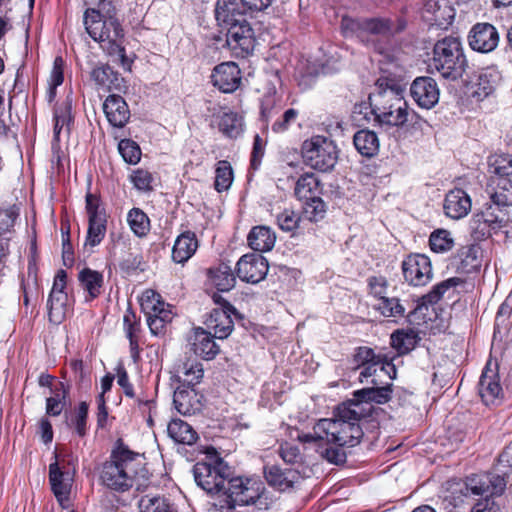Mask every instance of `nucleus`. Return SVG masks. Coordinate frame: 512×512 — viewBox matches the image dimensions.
Wrapping results in <instances>:
<instances>
[{"label":"nucleus","instance_id":"nucleus-14","mask_svg":"<svg viewBox=\"0 0 512 512\" xmlns=\"http://www.w3.org/2000/svg\"><path fill=\"white\" fill-rule=\"evenodd\" d=\"M256 44L254 30L246 21L227 29L226 46L236 58H245L252 54Z\"/></svg>","mask_w":512,"mask_h":512},{"label":"nucleus","instance_id":"nucleus-9","mask_svg":"<svg viewBox=\"0 0 512 512\" xmlns=\"http://www.w3.org/2000/svg\"><path fill=\"white\" fill-rule=\"evenodd\" d=\"M301 152L304 163L320 172L332 171L339 157V150L335 142L321 135H315L305 140Z\"/></svg>","mask_w":512,"mask_h":512},{"label":"nucleus","instance_id":"nucleus-32","mask_svg":"<svg viewBox=\"0 0 512 512\" xmlns=\"http://www.w3.org/2000/svg\"><path fill=\"white\" fill-rule=\"evenodd\" d=\"M500 80L501 74L496 68H483L477 76L473 95L479 100H483L494 92Z\"/></svg>","mask_w":512,"mask_h":512},{"label":"nucleus","instance_id":"nucleus-3","mask_svg":"<svg viewBox=\"0 0 512 512\" xmlns=\"http://www.w3.org/2000/svg\"><path fill=\"white\" fill-rule=\"evenodd\" d=\"M144 457L129 448L118 438L100 469L99 480L107 489L115 492L129 491L138 477H145Z\"/></svg>","mask_w":512,"mask_h":512},{"label":"nucleus","instance_id":"nucleus-18","mask_svg":"<svg viewBox=\"0 0 512 512\" xmlns=\"http://www.w3.org/2000/svg\"><path fill=\"white\" fill-rule=\"evenodd\" d=\"M214 12L218 25L226 30L248 21L247 9L241 1L217 0Z\"/></svg>","mask_w":512,"mask_h":512},{"label":"nucleus","instance_id":"nucleus-12","mask_svg":"<svg viewBox=\"0 0 512 512\" xmlns=\"http://www.w3.org/2000/svg\"><path fill=\"white\" fill-rule=\"evenodd\" d=\"M472 223L475 233L485 238L505 228L509 223V217L503 207L491 200L481 212L473 216Z\"/></svg>","mask_w":512,"mask_h":512},{"label":"nucleus","instance_id":"nucleus-29","mask_svg":"<svg viewBox=\"0 0 512 512\" xmlns=\"http://www.w3.org/2000/svg\"><path fill=\"white\" fill-rule=\"evenodd\" d=\"M214 334L198 327L191 337V345L194 353L205 360H211L219 353L220 348L214 341Z\"/></svg>","mask_w":512,"mask_h":512},{"label":"nucleus","instance_id":"nucleus-8","mask_svg":"<svg viewBox=\"0 0 512 512\" xmlns=\"http://www.w3.org/2000/svg\"><path fill=\"white\" fill-rule=\"evenodd\" d=\"M506 474V472H503V475L492 472L474 474L467 477L459 488V492L465 497H486L484 502H479L473 507V512H499V507L488 497L502 495L507 485Z\"/></svg>","mask_w":512,"mask_h":512},{"label":"nucleus","instance_id":"nucleus-45","mask_svg":"<svg viewBox=\"0 0 512 512\" xmlns=\"http://www.w3.org/2000/svg\"><path fill=\"white\" fill-rule=\"evenodd\" d=\"M71 102L65 101L58 104L54 108V138L59 140L60 134L63 129L66 130L67 134L70 132V125L73 123L71 115Z\"/></svg>","mask_w":512,"mask_h":512},{"label":"nucleus","instance_id":"nucleus-63","mask_svg":"<svg viewBox=\"0 0 512 512\" xmlns=\"http://www.w3.org/2000/svg\"><path fill=\"white\" fill-rule=\"evenodd\" d=\"M87 417L88 404L86 402H81L78 406L74 421L75 430L80 437H83L86 434Z\"/></svg>","mask_w":512,"mask_h":512},{"label":"nucleus","instance_id":"nucleus-54","mask_svg":"<svg viewBox=\"0 0 512 512\" xmlns=\"http://www.w3.org/2000/svg\"><path fill=\"white\" fill-rule=\"evenodd\" d=\"M490 172L502 178L512 175V155H494L489 160Z\"/></svg>","mask_w":512,"mask_h":512},{"label":"nucleus","instance_id":"nucleus-5","mask_svg":"<svg viewBox=\"0 0 512 512\" xmlns=\"http://www.w3.org/2000/svg\"><path fill=\"white\" fill-rule=\"evenodd\" d=\"M407 22L401 17L352 18L345 16L341 20V30L345 37H357L366 45H372L376 51L383 53V47L377 44L373 36L390 39L406 29Z\"/></svg>","mask_w":512,"mask_h":512},{"label":"nucleus","instance_id":"nucleus-2","mask_svg":"<svg viewBox=\"0 0 512 512\" xmlns=\"http://www.w3.org/2000/svg\"><path fill=\"white\" fill-rule=\"evenodd\" d=\"M86 32L109 55L116 56L124 68H130L131 61L124 47V30L115 17L111 1L102 0L98 8H88L83 15Z\"/></svg>","mask_w":512,"mask_h":512},{"label":"nucleus","instance_id":"nucleus-53","mask_svg":"<svg viewBox=\"0 0 512 512\" xmlns=\"http://www.w3.org/2000/svg\"><path fill=\"white\" fill-rule=\"evenodd\" d=\"M376 309L385 317H402L405 313L404 306L396 297L381 296Z\"/></svg>","mask_w":512,"mask_h":512},{"label":"nucleus","instance_id":"nucleus-41","mask_svg":"<svg viewBox=\"0 0 512 512\" xmlns=\"http://www.w3.org/2000/svg\"><path fill=\"white\" fill-rule=\"evenodd\" d=\"M207 275L211 284L220 292L229 291L235 286L236 280L232 269L225 263L208 269Z\"/></svg>","mask_w":512,"mask_h":512},{"label":"nucleus","instance_id":"nucleus-38","mask_svg":"<svg viewBox=\"0 0 512 512\" xmlns=\"http://www.w3.org/2000/svg\"><path fill=\"white\" fill-rule=\"evenodd\" d=\"M276 236L267 226H255L248 234V245L254 251H270L275 244Z\"/></svg>","mask_w":512,"mask_h":512},{"label":"nucleus","instance_id":"nucleus-10","mask_svg":"<svg viewBox=\"0 0 512 512\" xmlns=\"http://www.w3.org/2000/svg\"><path fill=\"white\" fill-rule=\"evenodd\" d=\"M193 475L197 485L208 494L224 496L231 471L228 464L215 454L211 462H197L193 466Z\"/></svg>","mask_w":512,"mask_h":512},{"label":"nucleus","instance_id":"nucleus-22","mask_svg":"<svg viewBox=\"0 0 512 512\" xmlns=\"http://www.w3.org/2000/svg\"><path fill=\"white\" fill-rule=\"evenodd\" d=\"M211 79L220 91L232 93L241 83V71L236 63L224 62L213 69Z\"/></svg>","mask_w":512,"mask_h":512},{"label":"nucleus","instance_id":"nucleus-16","mask_svg":"<svg viewBox=\"0 0 512 512\" xmlns=\"http://www.w3.org/2000/svg\"><path fill=\"white\" fill-rule=\"evenodd\" d=\"M70 461L67 463L58 461L55 453V462L49 465V482L51 489L61 506L68 501L73 480V473L69 469Z\"/></svg>","mask_w":512,"mask_h":512},{"label":"nucleus","instance_id":"nucleus-17","mask_svg":"<svg viewBox=\"0 0 512 512\" xmlns=\"http://www.w3.org/2000/svg\"><path fill=\"white\" fill-rule=\"evenodd\" d=\"M268 261L261 254H245L236 264V274L241 281L256 284L262 281L268 272Z\"/></svg>","mask_w":512,"mask_h":512},{"label":"nucleus","instance_id":"nucleus-39","mask_svg":"<svg viewBox=\"0 0 512 512\" xmlns=\"http://www.w3.org/2000/svg\"><path fill=\"white\" fill-rule=\"evenodd\" d=\"M353 143L357 151L364 157L371 158L379 151V139L374 131L362 129L355 133Z\"/></svg>","mask_w":512,"mask_h":512},{"label":"nucleus","instance_id":"nucleus-60","mask_svg":"<svg viewBox=\"0 0 512 512\" xmlns=\"http://www.w3.org/2000/svg\"><path fill=\"white\" fill-rule=\"evenodd\" d=\"M298 115V110L294 108L287 109L279 119L274 121L271 126L272 131L275 133H283L287 131L290 126L296 122Z\"/></svg>","mask_w":512,"mask_h":512},{"label":"nucleus","instance_id":"nucleus-30","mask_svg":"<svg viewBox=\"0 0 512 512\" xmlns=\"http://www.w3.org/2000/svg\"><path fill=\"white\" fill-rule=\"evenodd\" d=\"M203 375V365L195 358H188L175 366L174 377L178 382L186 386H195L199 384Z\"/></svg>","mask_w":512,"mask_h":512},{"label":"nucleus","instance_id":"nucleus-42","mask_svg":"<svg viewBox=\"0 0 512 512\" xmlns=\"http://www.w3.org/2000/svg\"><path fill=\"white\" fill-rule=\"evenodd\" d=\"M48 316L50 322L60 324L70 311L69 297L67 293L49 294L47 301Z\"/></svg>","mask_w":512,"mask_h":512},{"label":"nucleus","instance_id":"nucleus-13","mask_svg":"<svg viewBox=\"0 0 512 512\" xmlns=\"http://www.w3.org/2000/svg\"><path fill=\"white\" fill-rule=\"evenodd\" d=\"M370 383L371 387L357 390L353 393V398L347 400L348 403L358 404L359 408L364 410L363 416L369 417L373 411L372 403L385 404L391 399L392 384L387 383L380 386L376 378H372Z\"/></svg>","mask_w":512,"mask_h":512},{"label":"nucleus","instance_id":"nucleus-35","mask_svg":"<svg viewBox=\"0 0 512 512\" xmlns=\"http://www.w3.org/2000/svg\"><path fill=\"white\" fill-rule=\"evenodd\" d=\"M78 281L82 289L87 293L86 301H91L100 296L104 283L102 273L90 268H84L78 274Z\"/></svg>","mask_w":512,"mask_h":512},{"label":"nucleus","instance_id":"nucleus-27","mask_svg":"<svg viewBox=\"0 0 512 512\" xmlns=\"http://www.w3.org/2000/svg\"><path fill=\"white\" fill-rule=\"evenodd\" d=\"M479 395L486 405L492 404L502 395V387L496 369L485 367L478 384Z\"/></svg>","mask_w":512,"mask_h":512},{"label":"nucleus","instance_id":"nucleus-56","mask_svg":"<svg viewBox=\"0 0 512 512\" xmlns=\"http://www.w3.org/2000/svg\"><path fill=\"white\" fill-rule=\"evenodd\" d=\"M118 149L125 162L137 164L141 158L139 145L130 139H123L119 142Z\"/></svg>","mask_w":512,"mask_h":512},{"label":"nucleus","instance_id":"nucleus-43","mask_svg":"<svg viewBox=\"0 0 512 512\" xmlns=\"http://www.w3.org/2000/svg\"><path fill=\"white\" fill-rule=\"evenodd\" d=\"M463 281L459 277H452L448 278L438 284H436L431 291H429L427 294L423 295L420 299V307L428 305H433L438 303L444 294L451 288H455L462 284Z\"/></svg>","mask_w":512,"mask_h":512},{"label":"nucleus","instance_id":"nucleus-34","mask_svg":"<svg viewBox=\"0 0 512 512\" xmlns=\"http://www.w3.org/2000/svg\"><path fill=\"white\" fill-rule=\"evenodd\" d=\"M198 241L195 233L186 231L179 235L172 249V259L176 263H185L196 252Z\"/></svg>","mask_w":512,"mask_h":512},{"label":"nucleus","instance_id":"nucleus-64","mask_svg":"<svg viewBox=\"0 0 512 512\" xmlns=\"http://www.w3.org/2000/svg\"><path fill=\"white\" fill-rule=\"evenodd\" d=\"M279 455L285 463L294 464L300 456V451L296 445L285 442L279 447Z\"/></svg>","mask_w":512,"mask_h":512},{"label":"nucleus","instance_id":"nucleus-23","mask_svg":"<svg viewBox=\"0 0 512 512\" xmlns=\"http://www.w3.org/2000/svg\"><path fill=\"white\" fill-rule=\"evenodd\" d=\"M264 476L267 483L279 491H286L293 488L301 479L298 470L282 468L279 465L265 466Z\"/></svg>","mask_w":512,"mask_h":512},{"label":"nucleus","instance_id":"nucleus-21","mask_svg":"<svg viewBox=\"0 0 512 512\" xmlns=\"http://www.w3.org/2000/svg\"><path fill=\"white\" fill-rule=\"evenodd\" d=\"M241 320L243 316L236 310L213 309L205 321L206 327L214 332L218 339L227 338L233 331V318Z\"/></svg>","mask_w":512,"mask_h":512},{"label":"nucleus","instance_id":"nucleus-57","mask_svg":"<svg viewBox=\"0 0 512 512\" xmlns=\"http://www.w3.org/2000/svg\"><path fill=\"white\" fill-rule=\"evenodd\" d=\"M85 202L88 220L108 218L105 208L102 205L101 199L97 195L87 193Z\"/></svg>","mask_w":512,"mask_h":512},{"label":"nucleus","instance_id":"nucleus-36","mask_svg":"<svg viewBox=\"0 0 512 512\" xmlns=\"http://www.w3.org/2000/svg\"><path fill=\"white\" fill-rule=\"evenodd\" d=\"M322 187L320 180L313 173H305L299 177L295 184L294 194L303 202L320 196Z\"/></svg>","mask_w":512,"mask_h":512},{"label":"nucleus","instance_id":"nucleus-1","mask_svg":"<svg viewBox=\"0 0 512 512\" xmlns=\"http://www.w3.org/2000/svg\"><path fill=\"white\" fill-rule=\"evenodd\" d=\"M376 91L369 95L375 122L380 126L422 130L425 120L410 109L399 89L387 78L376 81Z\"/></svg>","mask_w":512,"mask_h":512},{"label":"nucleus","instance_id":"nucleus-26","mask_svg":"<svg viewBox=\"0 0 512 512\" xmlns=\"http://www.w3.org/2000/svg\"><path fill=\"white\" fill-rule=\"evenodd\" d=\"M90 77L97 85L109 91L125 93L128 89L125 79L108 64H102L93 68Z\"/></svg>","mask_w":512,"mask_h":512},{"label":"nucleus","instance_id":"nucleus-58","mask_svg":"<svg viewBox=\"0 0 512 512\" xmlns=\"http://www.w3.org/2000/svg\"><path fill=\"white\" fill-rule=\"evenodd\" d=\"M382 355V353L376 354L374 350L367 346L357 347L352 356V370L356 371L360 369L362 366L371 363L377 359V356Z\"/></svg>","mask_w":512,"mask_h":512},{"label":"nucleus","instance_id":"nucleus-46","mask_svg":"<svg viewBox=\"0 0 512 512\" xmlns=\"http://www.w3.org/2000/svg\"><path fill=\"white\" fill-rule=\"evenodd\" d=\"M219 130L229 138H237L243 131V119L237 113L227 112L220 117Z\"/></svg>","mask_w":512,"mask_h":512},{"label":"nucleus","instance_id":"nucleus-59","mask_svg":"<svg viewBox=\"0 0 512 512\" xmlns=\"http://www.w3.org/2000/svg\"><path fill=\"white\" fill-rule=\"evenodd\" d=\"M19 216V209L16 206L0 208V237L12 232L15 221Z\"/></svg>","mask_w":512,"mask_h":512},{"label":"nucleus","instance_id":"nucleus-31","mask_svg":"<svg viewBox=\"0 0 512 512\" xmlns=\"http://www.w3.org/2000/svg\"><path fill=\"white\" fill-rule=\"evenodd\" d=\"M360 369L359 381L361 383L367 382V379L370 377L375 378L374 376H376L378 372L387 375L390 380L396 376L395 365L392 363V358L387 354L377 356V359L362 366Z\"/></svg>","mask_w":512,"mask_h":512},{"label":"nucleus","instance_id":"nucleus-49","mask_svg":"<svg viewBox=\"0 0 512 512\" xmlns=\"http://www.w3.org/2000/svg\"><path fill=\"white\" fill-rule=\"evenodd\" d=\"M107 232V218L88 220L85 245L95 247L104 239Z\"/></svg>","mask_w":512,"mask_h":512},{"label":"nucleus","instance_id":"nucleus-48","mask_svg":"<svg viewBox=\"0 0 512 512\" xmlns=\"http://www.w3.org/2000/svg\"><path fill=\"white\" fill-rule=\"evenodd\" d=\"M127 221L131 230L138 237L145 236L150 230V220L139 208H132L128 212Z\"/></svg>","mask_w":512,"mask_h":512},{"label":"nucleus","instance_id":"nucleus-6","mask_svg":"<svg viewBox=\"0 0 512 512\" xmlns=\"http://www.w3.org/2000/svg\"><path fill=\"white\" fill-rule=\"evenodd\" d=\"M265 499L268 497L262 481L241 476L231 477L224 491V498L214 501L212 509L216 512H234L237 506L253 504Z\"/></svg>","mask_w":512,"mask_h":512},{"label":"nucleus","instance_id":"nucleus-7","mask_svg":"<svg viewBox=\"0 0 512 512\" xmlns=\"http://www.w3.org/2000/svg\"><path fill=\"white\" fill-rule=\"evenodd\" d=\"M432 66L448 80L455 81L463 76L468 62L458 37H444L434 44Z\"/></svg>","mask_w":512,"mask_h":512},{"label":"nucleus","instance_id":"nucleus-24","mask_svg":"<svg viewBox=\"0 0 512 512\" xmlns=\"http://www.w3.org/2000/svg\"><path fill=\"white\" fill-rule=\"evenodd\" d=\"M472 202L470 196L460 188H455L445 195L443 209L447 217L459 220L471 211Z\"/></svg>","mask_w":512,"mask_h":512},{"label":"nucleus","instance_id":"nucleus-62","mask_svg":"<svg viewBox=\"0 0 512 512\" xmlns=\"http://www.w3.org/2000/svg\"><path fill=\"white\" fill-rule=\"evenodd\" d=\"M152 175L143 169H137L131 175V181L134 184L135 188L141 191H150L152 190Z\"/></svg>","mask_w":512,"mask_h":512},{"label":"nucleus","instance_id":"nucleus-33","mask_svg":"<svg viewBox=\"0 0 512 512\" xmlns=\"http://www.w3.org/2000/svg\"><path fill=\"white\" fill-rule=\"evenodd\" d=\"M422 16L427 22L436 26L449 25L454 18L452 8L447 5L442 7L437 0L426 1Z\"/></svg>","mask_w":512,"mask_h":512},{"label":"nucleus","instance_id":"nucleus-19","mask_svg":"<svg viewBox=\"0 0 512 512\" xmlns=\"http://www.w3.org/2000/svg\"><path fill=\"white\" fill-rule=\"evenodd\" d=\"M410 94L419 107L431 109L438 103L440 91L435 79L421 76L412 82Z\"/></svg>","mask_w":512,"mask_h":512},{"label":"nucleus","instance_id":"nucleus-61","mask_svg":"<svg viewBox=\"0 0 512 512\" xmlns=\"http://www.w3.org/2000/svg\"><path fill=\"white\" fill-rule=\"evenodd\" d=\"M277 223L281 230L291 232L297 228L299 217L294 211L284 210L277 216Z\"/></svg>","mask_w":512,"mask_h":512},{"label":"nucleus","instance_id":"nucleus-47","mask_svg":"<svg viewBox=\"0 0 512 512\" xmlns=\"http://www.w3.org/2000/svg\"><path fill=\"white\" fill-rule=\"evenodd\" d=\"M138 507L140 512H172L168 499L161 495H143Z\"/></svg>","mask_w":512,"mask_h":512},{"label":"nucleus","instance_id":"nucleus-52","mask_svg":"<svg viewBox=\"0 0 512 512\" xmlns=\"http://www.w3.org/2000/svg\"><path fill=\"white\" fill-rule=\"evenodd\" d=\"M232 181L233 171L230 163L225 160L219 161L215 170V189L218 192L225 191L231 186Z\"/></svg>","mask_w":512,"mask_h":512},{"label":"nucleus","instance_id":"nucleus-40","mask_svg":"<svg viewBox=\"0 0 512 512\" xmlns=\"http://www.w3.org/2000/svg\"><path fill=\"white\" fill-rule=\"evenodd\" d=\"M168 435L176 443L193 445L198 439L197 432L181 419H172L167 427Z\"/></svg>","mask_w":512,"mask_h":512},{"label":"nucleus","instance_id":"nucleus-15","mask_svg":"<svg viewBox=\"0 0 512 512\" xmlns=\"http://www.w3.org/2000/svg\"><path fill=\"white\" fill-rule=\"evenodd\" d=\"M404 279L412 286H424L432 279L430 259L423 254H411L402 262Z\"/></svg>","mask_w":512,"mask_h":512},{"label":"nucleus","instance_id":"nucleus-37","mask_svg":"<svg viewBox=\"0 0 512 512\" xmlns=\"http://www.w3.org/2000/svg\"><path fill=\"white\" fill-rule=\"evenodd\" d=\"M391 346L397 351L398 355H404L411 352L421 340L418 332L414 329H398L391 334Z\"/></svg>","mask_w":512,"mask_h":512},{"label":"nucleus","instance_id":"nucleus-4","mask_svg":"<svg viewBox=\"0 0 512 512\" xmlns=\"http://www.w3.org/2000/svg\"><path fill=\"white\" fill-rule=\"evenodd\" d=\"M364 410L358 404L343 402L334 413V418L320 419L316 423V432L326 434V442L339 447H354L358 445L364 435L359 421Z\"/></svg>","mask_w":512,"mask_h":512},{"label":"nucleus","instance_id":"nucleus-11","mask_svg":"<svg viewBox=\"0 0 512 512\" xmlns=\"http://www.w3.org/2000/svg\"><path fill=\"white\" fill-rule=\"evenodd\" d=\"M141 309L146 315L151 333L154 335L164 333L173 315L169 305L160 299V295L151 290L146 291L141 298Z\"/></svg>","mask_w":512,"mask_h":512},{"label":"nucleus","instance_id":"nucleus-44","mask_svg":"<svg viewBox=\"0 0 512 512\" xmlns=\"http://www.w3.org/2000/svg\"><path fill=\"white\" fill-rule=\"evenodd\" d=\"M51 392L54 393V396L46 398V417H56L62 413L66 406V398L69 395V387L63 382H59L57 387Z\"/></svg>","mask_w":512,"mask_h":512},{"label":"nucleus","instance_id":"nucleus-50","mask_svg":"<svg viewBox=\"0 0 512 512\" xmlns=\"http://www.w3.org/2000/svg\"><path fill=\"white\" fill-rule=\"evenodd\" d=\"M490 200L505 210L512 207V180L502 178L497 185V190L491 195Z\"/></svg>","mask_w":512,"mask_h":512},{"label":"nucleus","instance_id":"nucleus-20","mask_svg":"<svg viewBox=\"0 0 512 512\" xmlns=\"http://www.w3.org/2000/svg\"><path fill=\"white\" fill-rule=\"evenodd\" d=\"M468 40L474 51L488 53L498 46L499 34L492 24L477 23L472 27Z\"/></svg>","mask_w":512,"mask_h":512},{"label":"nucleus","instance_id":"nucleus-25","mask_svg":"<svg viewBox=\"0 0 512 512\" xmlns=\"http://www.w3.org/2000/svg\"><path fill=\"white\" fill-rule=\"evenodd\" d=\"M103 110L108 122L115 128H123L131 116L128 104L117 94H111L105 99Z\"/></svg>","mask_w":512,"mask_h":512},{"label":"nucleus","instance_id":"nucleus-28","mask_svg":"<svg viewBox=\"0 0 512 512\" xmlns=\"http://www.w3.org/2000/svg\"><path fill=\"white\" fill-rule=\"evenodd\" d=\"M192 387L193 386H187V388L178 387L174 392V406L182 415H192L202 409V396Z\"/></svg>","mask_w":512,"mask_h":512},{"label":"nucleus","instance_id":"nucleus-55","mask_svg":"<svg viewBox=\"0 0 512 512\" xmlns=\"http://www.w3.org/2000/svg\"><path fill=\"white\" fill-rule=\"evenodd\" d=\"M303 214L311 222L322 220L326 214V205L322 198L319 196L304 202Z\"/></svg>","mask_w":512,"mask_h":512},{"label":"nucleus","instance_id":"nucleus-51","mask_svg":"<svg viewBox=\"0 0 512 512\" xmlns=\"http://www.w3.org/2000/svg\"><path fill=\"white\" fill-rule=\"evenodd\" d=\"M429 245L432 251L444 253L452 249L454 240L448 230L437 229L431 233Z\"/></svg>","mask_w":512,"mask_h":512}]
</instances>
